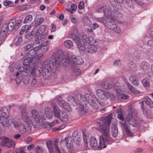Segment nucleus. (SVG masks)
Returning a JSON list of instances; mask_svg holds the SVG:
<instances>
[{"mask_svg": "<svg viewBox=\"0 0 153 153\" xmlns=\"http://www.w3.org/2000/svg\"><path fill=\"white\" fill-rule=\"evenodd\" d=\"M112 118L111 114L102 118V123L99 126V130L103 136L100 138L99 144L96 138L91 137L90 140L91 147L92 148L98 147V148L103 149L106 147L107 144H110L112 142V140L109 136L110 125Z\"/></svg>", "mask_w": 153, "mask_h": 153, "instance_id": "1", "label": "nucleus"}, {"mask_svg": "<svg viewBox=\"0 0 153 153\" xmlns=\"http://www.w3.org/2000/svg\"><path fill=\"white\" fill-rule=\"evenodd\" d=\"M69 38L73 39L81 51L85 50L90 53H95L97 51L98 45H94L96 42L95 39L85 34L79 35L77 29H74L69 35Z\"/></svg>", "mask_w": 153, "mask_h": 153, "instance_id": "2", "label": "nucleus"}, {"mask_svg": "<svg viewBox=\"0 0 153 153\" xmlns=\"http://www.w3.org/2000/svg\"><path fill=\"white\" fill-rule=\"evenodd\" d=\"M63 54L61 51L54 54L51 57L50 62L46 60L43 64L44 68L42 75L45 79H48L51 77V72H54L60 65L61 62L63 59Z\"/></svg>", "mask_w": 153, "mask_h": 153, "instance_id": "3", "label": "nucleus"}, {"mask_svg": "<svg viewBox=\"0 0 153 153\" xmlns=\"http://www.w3.org/2000/svg\"><path fill=\"white\" fill-rule=\"evenodd\" d=\"M44 31V29H33V30L31 32V35H32L31 39L33 40L34 39V41H35L33 44L35 43L39 44L46 40V36L43 33Z\"/></svg>", "mask_w": 153, "mask_h": 153, "instance_id": "4", "label": "nucleus"}, {"mask_svg": "<svg viewBox=\"0 0 153 153\" xmlns=\"http://www.w3.org/2000/svg\"><path fill=\"white\" fill-rule=\"evenodd\" d=\"M78 100L80 101L82 103H86V105L87 102L93 108L97 109L98 108V106L96 102L92 99L91 96L89 94H85L84 96H82L81 94H78L77 96Z\"/></svg>", "mask_w": 153, "mask_h": 153, "instance_id": "5", "label": "nucleus"}, {"mask_svg": "<svg viewBox=\"0 0 153 153\" xmlns=\"http://www.w3.org/2000/svg\"><path fill=\"white\" fill-rule=\"evenodd\" d=\"M36 63H33L29 66V72L31 71L30 74L33 76H39L42 74L44 68L43 64L41 65L40 63H38L37 67L35 66Z\"/></svg>", "mask_w": 153, "mask_h": 153, "instance_id": "6", "label": "nucleus"}, {"mask_svg": "<svg viewBox=\"0 0 153 153\" xmlns=\"http://www.w3.org/2000/svg\"><path fill=\"white\" fill-rule=\"evenodd\" d=\"M46 145L50 153H66L64 149L62 147H59L56 143L54 144L53 147L51 141L49 140L46 142Z\"/></svg>", "mask_w": 153, "mask_h": 153, "instance_id": "7", "label": "nucleus"}, {"mask_svg": "<svg viewBox=\"0 0 153 153\" xmlns=\"http://www.w3.org/2000/svg\"><path fill=\"white\" fill-rule=\"evenodd\" d=\"M29 57H27L25 59L24 62L23 63V66L19 67L18 68V71L19 72L17 71L16 73V76H17L20 73L21 75L22 76H28L29 74Z\"/></svg>", "mask_w": 153, "mask_h": 153, "instance_id": "8", "label": "nucleus"}, {"mask_svg": "<svg viewBox=\"0 0 153 153\" xmlns=\"http://www.w3.org/2000/svg\"><path fill=\"white\" fill-rule=\"evenodd\" d=\"M22 22V20H19L16 22L15 19H13L9 22H6L3 25V27L4 29H17L20 27V24Z\"/></svg>", "mask_w": 153, "mask_h": 153, "instance_id": "9", "label": "nucleus"}, {"mask_svg": "<svg viewBox=\"0 0 153 153\" xmlns=\"http://www.w3.org/2000/svg\"><path fill=\"white\" fill-rule=\"evenodd\" d=\"M31 114L37 123H39L41 124L45 120V117L42 115H40L37 110H32Z\"/></svg>", "mask_w": 153, "mask_h": 153, "instance_id": "10", "label": "nucleus"}, {"mask_svg": "<svg viewBox=\"0 0 153 153\" xmlns=\"http://www.w3.org/2000/svg\"><path fill=\"white\" fill-rule=\"evenodd\" d=\"M0 144L3 147L11 148L13 147L15 143L14 141L9 138L7 137H3L0 143Z\"/></svg>", "mask_w": 153, "mask_h": 153, "instance_id": "11", "label": "nucleus"}, {"mask_svg": "<svg viewBox=\"0 0 153 153\" xmlns=\"http://www.w3.org/2000/svg\"><path fill=\"white\" fill-rule=\"evenodd\" d=\"M77 107L79 114L81 115L86 114L88 111V107L86 103L79 102L76 106Z\"/></svg>", "mask_w": 153, "mask_h": 153, "instance_id": "12", "label": "nucleus"}, {"mask_svg": "<svg viewBox=\"0 0 153 153\" xmlns=\"http://www.w3.org/2000/svg\"><path fill=\"white\" fill-rule=\"evenodd\" d=\"M8 116L6 113H3L0 117V123L4 127H8L10 126Z\"/></svg>", "mask_w": 153, "mask_h": 153, "instance_id": "13", "label": "nucleus"}, {"mask_svg": "<svg viewBox=\"0 0 153 153\" xmlns=\"http://www.w3.org/2000/svg\"><path fill=\"white\" fill-rule=\"evenodd\" d=\"M41 47L40 45L34 46V44H33L32 47L30 46L29 47V55H30L31 56L29 57V59H31V60L33 58H34L37 51Z\"/></svg>", "mask_w": 153, "mask_h": 153, "instance_id": "14", "label": "nucleus"}, {"mask_svg": "<svg viewBox=\"0 0 153 153\" xmlns=\"http://www.w3.org/2000/svg\"><path fill=\"white\" fill-rule=\"evenodd\" d=\"M108 92L101 89H98L96 91L98 96L104 101H105L108 99Z\"/></svg>", "mask_w": 153, "mask_h": 153, "instance_id": "15", "label": "nucleus"}, {"mask_svg": "<svg viewBox=\"0 0 153 153\" xmlns=\"http://www.w3.org/2000/svg\"><path fill=\"white\" fill-rule=\"evenodd\" d=\"M21 117L24 123L27 126V127H29V118L28 111L25 109H22L21 112Z\"/></svg>", "mask_w": 153, "mask_h": 153, "instance_id": "16", "label": "nucleus"}, {"mask_svg": "<svg viewBox=\"0 0 153 153\" xmlns=\"http://www.w3.org/2000/svg\"><path fill=\"white\" fill-rule=\"evenodd\" d=\"M79 94L76 95V96L75 99L74 97L73 96L71 95H68L67 98V101L71 103L74 106H76L80 102V101L78 100L77 95Z\"/></svg>", "mask_w": 153, "mask_h": 153, "instance_id": "17", "label": "nucleus"}, {"mask_svg": "<svg viewBox=\"0 0 153 153\" xmlns=\"http://www.w3.org/2000/svg\"><path fill=\"white\" fill-rule=\"evenodd\" d=\"M52 108L53 109V114L54 116L58 118L59 117L60 113L62 111L57 106L55 103L52 104Z\"/></svg>", "mask_w": 153, "mask_h": 153, "instance_id": "18", "label": "nucleus"}, {"mask_svg": "<svg viewBox=\"0 0 153 153\" xmlns=\"http://www.w3.org/2000/svg\"><path fill=\"white\" fill-rule=\"evenodd\" d=\"M128 117H127L126 119L129 124L134 126L136 127L137 125L136 120L133 117L132 114H129Z\"/></svg>", "mask_w": 153, "mask_h": 153, "instance_id": "19", "label": "nucleus"}, {"mask_svg": "<svg viewBox=\"0 0 153 153\" xmlns=\"http://www.w3.org/2000/svg\"><path fill=\"white\" fill-rule=\"evenodd\" d=\"M71 58L75 64L80 65L83 63V60L79 56L74 55L72 56Z\"/></svg>", "mask_w": 153, "mask_h": 153, "instance_id": "20", "label": "nucleus"}, {"mask_svg": "<svg viewBox=\"0 0 153 153\" xmlns=\"http://www.w3.org/2000/svg\"><path fill=\"white\" fill-rule=\"evenodd\" d=\"M41 126L44 128L48 130L50 129L54 125V122H53L50 123H48L44 121L43 123L41 124Z\"/></svg>", "mask_w": 153, "mask_h": 153, "instance_id": "21", "label": "nucleus"}, {"mask_svg": "<svg viewBox=\"0 0 153 153\" xmlns=\"http://www.w3.org/2000/svg\"><path fill=\"white\" fill-rule=\"evenodd\" d=\"M63 141L65 142L68 148L71 149L73 147V141L71 137L65 138Z\"/></svg>", "mask_w": 153, "mask_h": 153, "instance_id": "22", "label": "nucleus"}, {"mask_svg": "<svg viewBox=\"0 0 153 153\" xmlns=\"http://www.w3.org/2000/svg\"><path fill=\"white\" fill-rule=\"evenodd\" d=\"M111 133L113 136L116 137L118 134V128L116 123H113L111 127Z\"/></svg>", "mask_w": 153, "mask_h": 153, "instance_id": "23", "label": "nucleus"}, {"mask_svg": "<svg viewBox=\"0 0 153 153\" xmlns=\"http://www.w3.org/2000/svg\"><path fill=\"white\" fill-rule=\"evenodd\" d=\"M43 55L42 53H40L37 55H36L35 57L33 58L31 60L29 59V66H30L31 64L33 65V63H36L42 56Z\"/></svg>", "mask_w": 153, "mask_h": 153, "instance_id": "24", "label": "nucleus"}, {"mask_svg": "<svg viewBox=\"0 0 153 153\" xmlns=\"http://www.w3.org/2000/svg\"><path fill=\"white\" fill-rule=\"evenodd\" d=\"M131 82L135 86H138L139 85L138 78L134 75H131L129 78Z\"/></svg>", "mask_w": 153, "mask_h": 153, "instance_id": "25", "label": "nucleus"}, {"mask_svg": "<svg viewBox=\"0 0 153 153\" xmlns=\"http://www.w3.org/2000/svg\"><path fill=\"white\" fill-rule=\"evenodd\" d=\"M140 66L143 70L146 71L149 69L150 65L147 62L143 61L140 63Z\"/></svg>", "mask_w": 153, "mask_h": 153, "instance_id": "26", "label": "nucleus"}, {"mask_svg": "<svg viewBox=\"0 0 153 153\" xmlns=\"http://www.w3.org/2000/svg\"><path fill=\"white\" fill-rule=\"evenodd\" d=\"M62 115L59 116L58 119L61 121L63 122H66L69 120V117L66 112L65 111H62L61 112Z\"/></svg>", "mask_w": 153, "mask_h": 153, "instance_id": "27", "label": "nucleus"}, {"mask_svg": "<svg viewBox=\"0 0 153 153\" xmlns=\"http://www.w3.org/2000/svg\"><path fill=\"white\" fill-rule=\"evenodd\" d=\"M128 87L130 91L132 93L135 94H137L140 93V91L135 89V88L129 83L127 84Z\"/></svg>", "mask_w": 153, "mask_h": 153, "instance_id": "28", "label": "nucleus"}, {"mask_svg": "<svg viewBox=\"0 0 153 153\" xmlns=\"http://www.w3.org/2000/svg\"><path fill=\"white\" fill-rule=\"evenodd\" d=\"M45 112L46 116L48 118H51L53 117V113L51 109L47 107L45 109Z\"/></svg>", "mask_w": 153, "mask_h": 153, "instance_id": "29", "label": "nucleus"}, {"mask_svg": "<svg viewBox=\"0 0 153 153\" xmlns=\"http://www.w3.org/2000/svg\"><path fill=\"white\" fill-rule=\"evenodd\" d=\"M102 87L106 89H110L113 87V86L107 81L103 82L101 84Z\"/></svg>", "mask_w": 153, "mask_h": 153, "instance_id": "30", "label": "nucleus"}, {"mask_svg": "<svg viewBox=\"0 0 153 153\" xmlns=\"http://www.w3.org/2000/svg\"><path fill=\"white\" fill-rule=\"evenodd\" d=\"M16 9L20 11H24L27 10L29 9L28 4H23L21 6L16 7Z\"/></svg>", "mask_w": 153, "mask_h": 153, "instance_id": "31", "label": "nucleus"}, {"mask_svg": "<svg viewBox=\"0 0 153 153\" xmlns=\"http://www.w3.org/2000/svg\"><path fill=\"white\" fill-rule=\"evenodd\" d=\"M44 20V18L42 17H40L39 18L35 19L33 22V25L34 26L37 27Z\"/></svg>", "mask_w": 153, "mask_h": 153, "instance_id": "32", "label": "nucleus"}, {"mask_svg": "<svg viewBox=\"0 0 153 153\" xmlns=\"http://www.w3.org/2000/svg\"><path fill=\"white\" fill-rule=\"evenodd\" d=\"M145 102L147 105L150 108L153 107V102L149 97H146L145 98Z\"/></svg>", "mask_w": 153, "mask_h": 153, "instance_id": "33", "label": "nucleus"}, {"mask_svg": "<svg viewBox=\"0 0 153 153\" xmlns=\"http://www.w3.org/2000/svg\"><path fill=\"white\" fill-rule=\"evenodd\" d=\"M64 45L68 48H70L73 46V43L72 41L70 40L65 41L64 43Z\"/></svg>", "mask_w": 153, "mask_h": 153, "instance_id": "34", "label": "nucleus"}, {"mask_svg": "<svg viewBox=\"0 0 153 153\" xmlns=\"http://www.w3.org/2000/svg\"><path fill=\"white\" fill-rule=\"evenodd\" d=\"M111 4H112L113 6H115L116 5V2L118 4H121L123 1H126L127 2V0H109Z\"/></svg>", "mask_w": 153, "mask_h": 153, "instance_id": "35", "label": "nucleus"}, {"mask_svg": "<svg viewBox=\"0 0 153 153\" xmlns=\"http://www.w3.org/2000/svg\"><path fill=\"white\" fill-rule=\"evenodd\" d=\"M35 152L36 153H47V152L44 149L38 146L36 148Z\"/></svg>", "mask_w": 153, "mask_h": 153, "instance_id": "36", "label": "nucleus"}, {"mask_svg": "<svg viewBox=\"0 0 153 153\" xmlns=\"http://www.w3.org/2000/svg\"><path fill=\"white\" fill-rule=\"evenodd\" d=\"M124 127L127 135L130 137L133 136V134L130 131L127 126L124 125Z\"/></svg>", "mask_w": 153, "mask_h": 153, "instance_id": "37", "label": "nucleus"}, {"mask_svg": "<svg viewBox=\"0 0 153 153\" xmlns=\"http://www.w3.org/2000/svg\"><path fill=\"white\" fill-rule=\"evenodd\" d=\"M72 139H73L74 140H76V138H78V140H77L78 141V142H80V140L81 139V137H80L77 135V133L76 132H74L73 133L72 135Z\"/></svg>", "mask_w": 153, "mask_h": 153, "instance_id": "38", "label": "nucleus"}, {"mask_svg": "<svg viewBox=\"0 0 153 153\" xmlns=\"http://www.w3.org/2000/svg\"><path fill=\"white\" fill-rule=\"evenodd\" d=\"M83 20L85 25L89 26L91 24L89 18L87 17H85L83 19Z\"/></svg>", "mask_w": 153, "mask_h": 153, "instance_id": "39", "label": "nucleus"}, {"mask_svg": "<svg viewBox=\"0 0 153 153\" xmlns=\"http://www.w3.org/2000/svg\"><path fill=\"white\" fill-rule=\"evenodd\" d=\"M142 83L144 87H147L149 85V80L148 79H143L142 81Z\"/></svg>", "mask_w": 153, "mask_h": 153, "instance_id": "40", "label": "nucleus"}, {"mask_svg": "<svg viewBox=\"0 0 153 153\" xmlns=\"http://www.w3.org/2000/svg\"><path fill=\"white\" fill-rule=\"evenodd\" d=\"M0 37L1 36L3 37L4 38L7 36V29H5L3 30L2 29H0Z\"/></svg>", "mask_w": 153, "mask_h": 153, "instance_id": "41", "label": "nucleus"}, {"mask_svg": "<svg viewBox=\"0 0 153 153\" xmlns=\"http://www.w3.org/2000/svg\"><path fill=\"white\" fill-rule=\"evenodd\" d=\"M28 45H27L25 46V51L21 53V55L22 56L25 55H25H27L28 56L29 55V51H28Z\"/></svg>", "mask_w": 153, "mask_h": 153, "instance_id": "42", "label": "nucleus"}, {"mask_svg": "<svg viewBox=\"0 0 153 153\" xmlns=\"http://www.w3.org/2000/svg\"><path fill=\"white\" fill-rule=\"evenodd\" d=\"M117 97L119 100L123 99L125 100L127 99L128 96L125 94H120L119 95H117Z\"/></svg>", "mask_w": 153, "mask_h": 153, "instance_id": "43", "label": "nucleus"}, {"mask_svg": "<svg viewBox=\"0 0 153 153\" xmlns=\"http://www.w3.org/2000/svg\"><path fill=\"white\" fill-rule=\"evenodd\" d=\"M109 98L111 101H113L115 99V97L112 93L108 92V99Z\"/></svg>", "mask_w": 153, "mask_h": 153, "instance_id": "44", "label": "nucleus"}, {"mask_svg": "<svg viewBox=\"0 0 153 153\" xmlns=\"http://www.w3.org/2000/svg\"><path fill=\"white\" fill-rule=\"evenodd\" d=\"M103 13L105 16L106 17H108V15L110 12L108 10L106 7L104 6V8L103 9Z\"/></svg>", "mask_w": 153, "mask_h": 153, "instance_id": "45", "label": "nucleus"}, {"mask_svg": "<svg viewBox=\"0 0 153 153\" xmlns=\"http://www.w3.org/2000/svg\"><path fill=\"white\" fill-rule=\"evenodd\" d=\"M63 108L66 111H71L72 110V108L68 104H66L63 107Z\"/></svg>", "mask_w": 153, "mask_h": 153, "instance_id": "46", "label": "nucleus"}, {"mask_svg": "<svg viewBox=\"0 0 153 153\" xmlns=\"http://www.w3.org/2000/svg\"><path fill=\"white\" fill-rule=\"evenodd\" d=\"M67 102L64 100H61L59 102V104L63 108L66 104H67Z\"/></svg>", "mask_w": 153, "mask_h": 153, "instance_id": "47", "label": "nucleus"}, {"mask_svg": "<svg viewBox=\"0 0 153 153\" xmlns=\"http://www.w3.org/2000/svg\"><path fill=\"white\" fill-rule=\"evenodd\" d=\"M12 3V1L8 0H5L3 1V4L5 6H7Z\"/></svg>", "mask_w": 153, "mask_h": 153, "instance_id": "48", "label": "nucleus"}, {"mask_svg": "<svg viewBox=\"0 0 153 153\" xmlns=\"http://www.w3.org/2000/svg\"><path fill=\"white\" fill-rule=\"evenodd\" d=\"M78 8L80 9H82L84 8V3L83 1H80L79 2L78 5Z\"/></svg>", "mask_w": 153, "mask_h": 153, "instance_id": "49", "label": "nucleus"}, {"mask_svg": "<svg viewBox=\"0 0 153 153\" xmlns=\"http://www.w3.org/2000/svg\"><path fill=\"white\" fill-rule=\"evenodd\" d=\"M108 17H107L108 19H111V21H115L116 20V18L115 16H112L111 15V13H110L108 15Z\"/></svg>", "mask_w": 153, "mask_h": 153, "instance_id": "50", "label": "nucleus"}, {"mask_svg": "<svg viewBox=\"0 0 153 153\" xmlns=\"http://www.w3.org/2000/svg\"><path fill=\"white\" fill-rule=\"evenodd\" d=\"M37 82V81L36 79V77L33 76V77L32 79L31 82V85L33 86L35 85Z\"/></svg>", "mask_w": 153, "mask_h": 153, "instance_id": "51", "label": "nucleus"}, {"mask_svg": "<svg viewBox=\"0 0 153 153\" xmlns=\"http://www.w3.org/2000/svg\"><path fill=\"white\" fill-rule=\"evenodd\" d=\"M97 21L98 22H100L101 23H105V19L101 17L99 18H98L97 19Z\"/></svg>", "mask_w": 153, "mask_h": 153, "instance_id": "52", "label": "nucleus"}, {"mask_svg": "<svg viewBox=\"0 0 153 153\" xmlns=\"http://www.w3.org/2000/svg\"><path fill=\"white\" fill-rule=\"evenodd\" d=\"M12 122L13 126L14 127L16 128L19 127V124L18 122L16 121L15 120H13L12 121Z\"/></svg>", "mask_w": 153, "mask_h": 153, "instance_id": "53", "label": "nucleus"}, {"mask_svg": "<svg viewBox=\"0 0 153 153\" xmlns=\"http://www.w3.org/2000/svg\"><path fill=\"white\" fill-rule=\"evenodd\" d=\"M143 151V150L141 148H137L134 150L135 153H141Z\"/></svg>", "mask_w": 153, "mask_h": 153, "instance_id": "54", "label": "nucleus"}, {"mask_svg": "<svg viewBox=\"0 0 153 153\" xmlns=\"http://www.w3.org/2000/svg\"><path fill=\"white\" fill-rule=\"evenodd\" d=\"M81 72L80 70L78 68L76 69L74 71V73L76 75H79L80 74Z\"/></svg>", "mask_w": 153, "mask_h": 153, "instance_id": "55", "label": "nucleus"}, {"mask_svg": "<svg viewBox=\"0 0 153 153\" xmlns=\"http://www.w3.org/2000/svg\"><path fill=\"white\" fill-rule=\"evenodd\" d=\"M71 9L73 11H76L77 9V5L74 4H73L71 6Z\"/></svg>", "mask_w": 153, "mask_h": 153, "instance_id": "56", "label": "nucleus"}, {"mask_svg": "<svg viewBox=\"0 0 153 153\" xmlns=\"http://www.w3.org/2000/svg\"><path fill=\"white\" fill-rule=\"evenodd\" d=\"M147 44L149 46L153 47V41L151 40H148L147 42Z\"/></svg>", "mask_w": 153, "mask_h": 153, "instance_id": "57", "label": "nucleus"}, {"mask_svg": "<svg viewBox=\"0 0 153 153\" xmlns=\"http://www.w3.org/2000/svg\"><path fill=\"white\" fill-rule=\"evenodd\" d=\"M96 100L99 104L103 106L105 105L104 103L102 101H101L99 98H97Z\"/></svg>", "mask_w": 153, "mask_h": 153, "instance_id": "58", "label": "nucleus"}, {"mask_svg": "<svg viewBox=\"0 0 153 153\" xmlns=\"http://www.w3.org/2000/svg\"><path fill=\"white\" fill-rule=\"evenodd\" d=\"M22 79V78L21 77H17L16 78L15 80L16 83L17 84L21 82Z\"/></svg>", "mask_w": 153, "mask_h": 153, "instance_id": "59", "label": "nucleus"}, {"mask_svg": "<svg viewBox=\"0 0 153 153\" xmlns=\"http://www.w3.org/2000/svg\"><path fill=\"white\" fill-rule=\"evenodd\" d=\"M120 60H115L114 63V64L115 66H119L120 65Z\"/></svg>", "mask_w": 153, "mask_h": 153, "instance_id": "60", "label": "nucleus"}, {"mask_svg": "<svg viewBox=\"0 0 153 153\" xmlns=\"http://www.w3.org/2000/svg\"><path fill=\"white\" fill-rule=\"evenodd\" d=\"M116 93L117 94V95H119V94H120L121 92V88L119 87L117 88H116Z\"/></svg>", "mask_w": 153, "mask_h": 153, "instance_id": "61", "label": "nucleus"}, {"mask_svg": "<svg viewBox=\"0 0 153 153\" xmlns=\"http://www.w3.org/2000/svg\"><path fill=\"white\" fill-rule=\"evenodd\" d=\"M117 117L118 118L122 120H124L123 115L121 114H119L118 115Z\"/></svg>", "mask_w": 153, "mask_h": 153, "instance_id": "62", "label": "nucleus"}, {"mask_svg": "<svg viewBox=\"0 0 153 153\" xmlns=\"http://www.w3.org/2000/svg\"><path fill=\"white\" fill-rule=\"evenodd\" d=\"M29 20V16L27 15L26 16L25 18V20L23 22L25 23H27L28 22V21Z\"/></svg>", "mask_w": 153, "mask_h": 153, "instance_id": "63", "label": "nucleus"}, {"mask_svg": "<svg viewBox=\"0 0 153 153\" xmlns=\"http://www.w3.org/2000/svg\"><path fill=\"white\" fill-rule=\"evenodd\" d=\"M103 8H104V6L100 7L99 8L97 9V11L98 12H101L102 10H103Z\"/></svg>", "mask_w": 153, "mask_h": 153, "instance_id": "64", "label": "nucleus"}]
</instances>
